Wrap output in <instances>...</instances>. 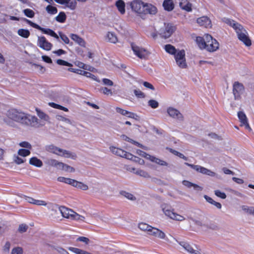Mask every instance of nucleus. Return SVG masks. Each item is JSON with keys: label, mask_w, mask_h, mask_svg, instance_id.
I'll list each match as a JSON object with an SVG mask.
<instances>
[{"label": "nucleus", "mask_w": 254, "mask_h": 254, "mask_svg": "<svg viewBox=\"0 0 254 254\" xmlns=\"http://www.w3.org/2000/svg\"><path fill=\"white\" fill-rule=\"evenodd\" d=\"M7 116L12 120L31 127H39L42 125L39 123L36 117L19 112L14 109L9 110L7 111Z\"/></svg>", "instance_id": "f257e3e1"}, {"label": "nucleus", "mask_w": 254, "mask_h": 254, "mask_svg": "<svg viewBox=\"0 0 254 254\" xmlns=\"http://www.w3.org/2000/svg\"><path fill=\"white\" fill-rule=\"evenodd\" d=\"M222 21L234 29L238 39L246 46H250L252 45L251 41L248 36V33L242 25L233 20L226 17L223 18Z\"/></svg>", "instance_id": "f03ea898"}, {"label": "nucleus", "mask_w": 254, "mask_h": 254, "mask_svg": "<svg viewBox=\"0 0 254 254\" xmlns=\"http://www.w3.org/2000/svg\"><path fill=\"white\" fill-rule=\"evenodd\" d=\"M161 208L164 214L171 219L178 221H183L186 219L185 216L175 212L174 210L171 209L170 207L166 204H161Z\"/></svg>", "instance_id": "7ed1b4c3"}, {"label": "nucleus", "mask_w": 254, "mask_h": 254, "mask_svg": "<svg viewBox=\"0 0 254 254\" xmlns=\"http://www.w3.org/2000/svg\"><path fill=\"white\" fill-rule=\"evenodd\" d=\"M185 56L186 53L184 50H178V52L175 54L176 63L180 68H186L187 67Z\"/></svg>", "instance_id": "20e7f679"}, {"label": "nucleus", "mask_w": 254, "mask_h": 254, "mask_svg": "<svg viewBox=\"0 0 254 254\" xmlns=\"http://www.w3.org/2000/svg\"><path fill=\"white\" fill-rule=\"evenodd\" d=\"M206 39V49L209 52H214L217 50L219 48V43L217 40L213 39L209 34H205Z\"/></svg>", "instance_id": "39448f33"}, {"label": "nucleus", "mask_w": 254, "mask_h": 254, "mask_svg": "<svg viewBox=\"0 0 254 254\" xmlns=\"http://www.w3.org/2000/svg\"><path fill=\"white\" fill-rule=\"evenodd\" d=\"M175 27L172 24L164 23L163 27L159 31L158 34L165 39L168 38L172 34L175 30Z\"/></svg>", "instance_id": "423d86ee"}, {"label": "nucleus", "mask_w": 254, "mask_h": 254, "mask_svg": "<svg viewBox=\"0 0 254 254\" xmlns=\"http://www.w3.org/2000/svg\"><path fill=\"white\" fill-rule=\"evenodd\" d=\"M131 49L134 55L140 59H146L149 55L146 49L134 44H131Z\"/></svg>", "instance_id": "0eeeda50"}, {"label": "nucleus", "mask_w": 254, "mask_h": 254, "mask_svg": "<svg viewBox=\"0 0 254 254\" xmlns=\"http://www.w3.org/2000/svg\"><path fill=\"white\" fill-rule=\"evenodd\" d=\"M37 45L45 51H50L52 48V44L47 40L44 36L38 37Z\"/></svg>", "instance_id": "6e6552de"}, {"label": "nucleus", "mask_w": 254, "mask_h": 254, "mask_svg": "<svg viewBox=\"0 0 254 254\" xmlns=\"http://www.w3.org/2000/svg\"><path fill=\"white\" fill-rule=\"evenodd\" d=\"M145 4V3L141 0H135L131 3V7L135 12L139 14H143V12H144Z\"/></svg>", "instance_id": "1a4fd4ad"}, {"label": "nucleus", "mask_w": 254, "mask_h": 254, "mask_svg": "<svg viewBox=\"0 0 254 254\" xmlns=\"http://www.w3.org/2000/svg\"><path fill=\"white\" fill-rule=\"evenodd\" d=\"M137 153L139 155L146 157L149 159L152 162H155L159 165L161 166H167L168 164L165 161L162 160L160 159L156 158L154 156H151L150 155L147 154L145 152L142 151L140 150H137Z\"/></svg>", "instance_id": "9d476101"}, {"label": "nucleus", "mask_w": 254, "mask_h": 254, "mask_svg": "<svg viewBox=\"0 0 254 254\" xmlns=\"http://www.w3.org/2000/svg\"><path fill=\"white\" fill-rule=\"evenodd\" d=\"M244 90V87L243 85L239 82H235L233 84V89L235 99H239L240 98V95L243 93Z\"/></svg>", "instance_id": "9b49d317"}, {"label": "nucleus", "mask_w": 254, "mask_h": 254, "mask_svg": "<svg viewBox=\"0 0 254 254\" xmlns=\"http://www.w3.org/2000/svg\"><path fill=\"white\" fill-rule=\"evenodd\" d=\"M167 111L170 117L179 121L183 120L182 114L176 109L170 107L168 108Z\"/></svg>", "instance_id": "f8f14e48"}, {"label": "nucleus", "mask_w": 254, "mask_h": 254, "mask_svg": "<svg viewBox=\"0 0 254 254\" xmlns=\"http://www.w3.org/2000/svg\"><path fill=\"white\" fill-rule=\"evenodd\" d=\"M238 118L241 123V126H245V128L251 129V127L248 122V119L245 113L243 111H239L238 113Z\"/></svg>", "instance_id": "ddd939ff"}, {"label": "nucleus", "mask_w": 254, "mask_h": 254, "mask_svg": "<svg viewBox=\"0 0 254 254\" xmlns=\"http://www.w3.org/2000/svg\"><path fill=\"white\" fill-rule=\"evenodd\" d=\"M149 230L148 234L149 235L163 239L165 237V233L157 228L151 226L150 229Z\"/></svg>", "instance_id": "4468645a"}, {"label": "nucleus", "mask_w": 254, "mask_h": 254, "mask_svg": "<svg viewBox=\"0 0 254 254\" xmlns=\"http://www.w3.org/2000/svg\"><path fill=\"white\" fill-rule=\"evenodd\" d=\"M197 23L201 26L206 28L211 27V22L209 18L207 16H202L197 19Z\"/></svg>", "instance_id": "2eb2a0df"}, {"label": "nucleus", "mask_w": 254, "mask_h": 254, "mask_svg": "<svg viewBox=\"0 0 254 254\" xmlns=\"http://www.w3.org/2000/svg\"><path fill=\"white\" fill-rule=\"evenodd\" d=\"M36 112L38 117L42 120L41 123L38 120L39 123L41 125L40 126H43L45 125V123H43L44 122H49L50 120L49 116L46 113L42 111L38 108H36Z\"/></svg>", "instance_id": "dca6fc26"}, {"label": "nucleus", "mask_w": 254, "mask_h": 254, "mask_svg": "<svg viewBox=\"0 0 254 254\" xmlns=\"http://www.w3.org/2000/svg\"><path fill=\"white\" fill-rule=\"evenodd\" d=\"M144 12H143V14H150L152 15H154L156 13L157 11V8L150 3H145L144 9Z\"/></svg>", "instance_id": "f3484780"}, {"label": "nucleus", "mask_w": 254, "mask_h": 254, "mask_svg": "<svg viewBox=\"0 0 254 254\" xmlns=\"http://www.w3.org/2000/svg\"><path fill=\"white\" fill-rule=\"evenodd\" d=\"M179 244L187 252L191 254H200L199 251L195 250L188 243L185 242H180Z\"/></svg>", "instance_id": "a211bd4d"}, {"label": "nucleus", "mask_w": 254, "mask_h": 254, "mask_svg": "<svg viewBox=\"0 0 254 254\" xmlns=\"http://www.w3.org/2000/svg\"><path fill=\"white\" fill-rule=\"evenodd\" d=\"M59 210L61 212L62 216L66 218H72V213H73V211L71 209H69L64 206H60L59 207Z\"/></svg>", "instance_id": "6ab92c4d"}, {"label": "nucleus", "mask_w": 254, "mask_h": 254, "mask_svg": "<svg viewBox=\"0 0 254 254\" xmlns=\"http://www.w3.org/2000/svg\"><path fill=\"white\" fill-rule=\"evenodd\" d=\"M105 37L106 41L113 44H116L118 41L116 34L113 32H108Z\"/></svg>", "instance_id": "aec40b11"}, {"label": "nucleus", "mask_w": 254, "mask_h": 254, "mask_svg": "<svg viewBox=\"0 0 254 254\" xmlns=\"http://www.w3.org/2000/svg\"><path fill=\"white\" fill-rule=\"evenodd\" d=\"M70 37L73 41L81 47H85L86 43L85 41L78 35L75 34H71L70 35Z\"/></svg>", "instance_id": "412c9836"}, {"label": "nucleus", "mask_w": 254, "mask_h": 254, "mask_svg": "<svg viewBox=\"0 0 254 254\" xmlns=\"http://www.w3.org/2000/svg\"><path fill=\"white\" fill-rule=\"evenodd\" d=\"M180 7L188 12H190L192 10V4L188 0H181L180 2Z\"/></svg>", "instance_id": "4be33fe9"}, {"label": "nucleus", "mask_w": 254, "mask_h": 254, "mask_svg": "<svg viewBox=\"0 0 254 254\" xmlns=\"http://www.w3.org/2000/svg\"><path fill=\"white\" fill-rule=\"evenodd\" d=\"M39 30L45 34H47L53 37H54L58 40H59V36L58 35L56 34L53 30L50 28H44L40 26Z\"/></svg>", "instance_id": "5701e85b"}, {"label": "nucleus", "mask_w": 254, "mask_h": 254, "mask_svg": "<svg viewBox=\"0 0 254 254\" xmlns=\"http://www.w3.org/2000/svg\"><path fill=\"white\" fill-rule=\"evenodd\" d=\"M123 158H125L128 160H132L133 161L138 162L139 164H141L144 163L143 160L136 157L135 156H133L131 153L125 152V155L124 156Z\"/></svg>", "instance_id": "b1692460"}, {"label": "nucleus", "mask_w": 254, "mask_h": 254, "mask_svg": "<svg viewBox=\"0 0 254 254\" xmlns=\"http://www.w3.org/2000/svg\"><path fill=\"white\" fill-rule=\"evenodd\" d=\"M59 155L65 158H71L74 160L76 158V155L74 153L71 152L66 150H63L62 149H61L60 154H59Z\"/></svg>", "instance_id": "393cba45"}, {"label": "nucleus", "mask_w": 254, "mask_h": 254, "mask_svg": "<svg viewBox=\"0 0 254 254\" xmlns=\"http://www.w3.org/2000/svg\"><path fill=\"white\" fill-rule=\"evenodd\" d=\"M45 149L48 152L53 153L58 155L60 154V152L61 151V148H58L53 144L46 146Z\"/></svg>", "instance_id": "a878e982"}, {"label": "nucleus", "mask_w": 254, "mask_h": 254, "mask_svg": "<svg viewBox=\"0 0 254 254\" xmlns=\"http://www.w3.org/2000/svg\"><path fill=\"white\" fill-rule=\"evenodd\" d=\"M164 9L168 11H172L174 8V4L173 0H164L163 3Z\"/></svg>", "instance_id": "bb28decb"}, {"label": "nucleus", "mask_w": 254, "mask_h": 254, "mask_svg": "<svg viewBox=\"0 0 254 254\" xmlns=\"http://www.w3.org/2000/svg\"><path fill=\"white\" fill-rule=\"evenodd\" d=\"M29 164L38 168H40L43 166L42 161L36 157L31 158L29 160Z\"/></svg>", "instance_id": "cd10ccee"}, {"label": "nucleus", "mask_w": 254, "mask_h": 254, "mask_svg": "<svg viewBox=\"0 0 254 254\" xmlns=\"http://www.w3.org/2000/svg\"><path fill=\"white\" fill-rule=\"evenodd\" d=\"M196 42L200 49H205V48H206L205 35L204 37L200 36L197 37L196 38Z\"/></svg>", "instance_id": "c85d7f7f"}, {"label": "nucleus", "mask_w": 254, "mask_h": 254, "mask_svg": "<svg viewBox=\"0 0 254 254\" xmlns=\"http://www.w3.org/2000/svg\"><path fill=\"white\" fill-rule=\"evenodd\" d=\"M110 150L113 154L122 157H124V156L125 155V153L126 152L125 151L121 148H116L114 146H111L110 147Z\"/></svg>", "instance_id": "c756f323"}, {"label": "nucleus", "mask_w": 254, "mask_h": 254, "mask_svg": "<svg viewBox=\"0 0 254 254\" xmlns=\"http://www.w3.org/2000/svg\"><path fill=\"white\" fill-rule=\"evenodd\" d=\"M45 163L49 166L55 167L57 169H59L61 166L60 164H61L62 162H59L56 159H49L45 161Z\"/></svg>", "instance_id": "7c9ffc66"}, {"label": "nucleus", "mask_w": 254, "mask_h": 254, "mask_svg": "<svg viewBox=\"0 0 254 254\" xmlns=\"http://www.w3.org/2000/svg\"><path fill=\"white\" fill-rule=\"evenodd\" d=\"M116 6L121 14L125 12V3L123 0H118L116 2Z\"/></svg>", "instance_id": "2f4dec72"}, {"label": "nucleus", "mask_w": 254, "mask_h": 254, "mask_svg": "<svg viewBox=\"0 0 254 254\" xmlns=\"http://www.w3.org/2000/svg\"><path fill=\"white\" fill-rule=\"evenodd\" d=\"M165 50L166 52L168 53L173 55L175 56V54L178 52V50H177L175 47L170 45L167 44L165 46Z\"/></svg>", "instance_id": "473e14b6"}, {"label": "nucleus", "mask_w": 254, "mask_h": 254, "mask_svg": "<svg viewBox=\"0 0 254 254\" xmlns=\"http://www.w3.org/2000/svg\"><path fill=\"white\" fill-rule=\"evenodd\" d=\"M182 184L183 185H184L185 186H186L189 188H190L193 187L194 189H195V190H202V188L201 187H200L199 186H198L197 185L193 184L188 181L184 180L183 181Z\"/></svg>", "instance_id": "72a5a7b5"}, {"label": "nucleus", "mask_w": 254, "mask_h": 254, "mask_svg": "<svg viewBox=\"0 0 254 254\" xmlns=\"http://www.w3.org/2000/svg\"><path fill=\"white\" fill-rule=\"evenodd\" d=\"M17 34L19 36L24 38H28L30 34L29 31L25 29H18L17 31Z\"/></svg>", "instance_id": "f704fd0d"}, {"label": "nucleus", "mask_w": 254, "mask_h": 254, "mask_svg": "<svg viewBox=\"0 0 254 254\" xmlns=\"http://www.w3.org/2000/svg\"><path fill=\"white\" fill-rule=\"evenodd\" d=\"M60 165L61 166L59 169L64 170L68 172H73L74 171V169L73 167L67 164H64V163L62 162L61 164H60Z\"/></svg>", "instance_id": "c9c22d12"}, {"label": "nucleus", "mask_w": 254, "mask_h": 254, "mask_svg": "<svg viewBox=\"0 0 254 254\" xmlns=\"http://www.w3.org/2000/svg\"><path fill=\"white\" fill-rule=\"evenodd\" d=\"M48 104L50 106H51V107L55 108V109L61 110L64 112H67L68 111V110L67 108L63 107L60 105L57 104L54 102H49Z\"/></svg>", "instance_id": "e433bc0d"}, {"label": "nucleus", "mask_w": 254, "mask_h": 254, "mask_svg": "<svg viewBox=\"0 0 254 254\" xmlns=\"http://www.w3.org/2000/svg\"><path fill=\"white\" fill-rule=\"evenodd\" d=\"M59 38L60 37L61 39H62V40L66 44H69L70 45H72V43H70V41H69V38L66 36V35H65V34H64V33H63L62 32H59Z\"/></svg>", "instance_id": "4c0bfd02"}, {"label": "nucleus", "mask_w": 254, "mask_h": 254, "mask_svg": "<svg viewBox=\"0 0 254 254\" xmlns=\"http://www.w3.org/2000/svg\"><path fill=\"white\" fill-rule=\"evenodd\" d=\"M74 187L81 189L83 190H86L88 189V187L87 185L77 181H75Z\"/></svg>", "instance_id": "58836bf2"}, {"label": "nucleus", "mask_w": 254, "mask_h": 254, "mask_svg": "<svg viewBox=\"0 0 254 254\" xmlns=\"http://www.w3.org/2000/svg\"><path fill=\"white\" fill-rule=\"evenodd\" d=\"M200 173L211 177H215L216 175V173L214 172H212L211 170L203 167H202Z\"/></svg>", "instance_id": "ea45409f"}, {"label": "nucleus", "mask_w": 254, "mask_h": 254, "mask_svg": "<svg viewBox=\"0 0 254 254\" xmlns=\"http://www.w3.org/2000/svg\"><path fill=\"white\" fill-rule=\"evenodd\" d=\"M242 209L248 214L254 215V207L253 206L243 205L242 206Z\"/></svg>", "instance_id": "a19ab883"}, {"label": "nucleus", "mask_w": 254, "mask_h": 254, "mask_svg": "<svg viewBox=\"0 0 254 254\" xmlns=\"http://www.w3.org/2000/svg\"><path fill=\"white\" fill-rule=\"evenodd\" d=\"M66 19V15L64 12H61L56 17V20L60 23H63Z\"/></svg>", "instance_id": "79ce46f5"}, {"label": "nucleus", "mask_w": 254, "mask_h": 254, "mask_svg": "<svg viewBox=\"0 0 254 254\" xmlns=\"http://www.w3.org/2000/svg\"><path fill=\"white\" fill-rule=\"evenodd\" d=\"M46 9L47 11L51 14H55L58 12L57 8L56 7L51 5H48L46 7Z\"/></svg>", "instance_id": "37998d69"}, {"label": "nucleus", "mask_w": 254, "mask_h": 254, "mask_svg": "<svg viewBox=\"0 0 254 254\" xmlns=\"http://www.w3.org/2000/svg\"><path fill=\"white\" fill-rule=\"evenodd\" d=\"M23 13L25 16L29 18H33L35 15L34 12L29 8H26L23 10Z\"/></svg>", "instance_id": "c03bdc74"}, {"label": "nucleus", "mask_w": 254, "mask_h": 254, "mask_svg": "<svg viewBox=\"0 0 254 254\" xmlns=\"http://www.w3.org/2000/svg\"><path fill=\"white\" fill-rule=\"evenodd\" d=\"M18 154L21 156L26 157L30 155V151L29 149H20L18 151Z\"/></svg>", "instance_id": "a18cd8bd"}, {"label": "nucleus", "mask_w": 254, "mask_h": 254, "mask_svg": "<svg viewBox=\"0 0 254 254\" xmlns=\"http://www.w3.org/2000/svg\"><path fill=\"white\" fill-rule=\"evenodd\" d=\"M148 106L153 109H156L159 106V103L155 100L151 99L148 102Z\"/></svg>", "instance_id": "49530a36"}, {"label": "nucleus", "mask_w": 254, "mask_h": 254, "mask_svg": "<svg viewBox=\"0 0 254 254\" xmlns=\"http://www.w3.org/2000/svg\"><path fill=\"white\" fill-rule=\"evenodd\" d=\"M150 227L151 226L145 223H140L138 224V228L142 231H147L148 232Z\"/></svg>", "instance_id": "de8ad7c7"}, {"label": "nucleus", "mask_w": 254, "mask_h": 254, "mask_svg": "<svg viewBox=\"0 0 254 254\" xmlns=\"http://www.w3.org/2000/svg\"><path fill=\"white\" fill-rule=\"evenodd\" d=\"M100 91L102 92L104 94L106 95H112L113 92L111 89L108 88L106 87H101L100 89Z\"/></svg>", "instance_id": "09e8293b"}, {"label": "nucleus", "mask_w": 254, "mask_h": 254, "mask_svg": "<svg viewBox=\"0 0 254 254\" xmlns=\"http://www.w3.org/2000/svg\"><path fill=\"white\" fill-rule=\"evenodd\" d=\"M185 164L187 165V166H189V167H191V168H192L193 169H194L196 171H197L198 172H199V173H200L201 170L202 168V166H200L199 165H195L189 164L188 163H185Z\"/></svg>", "instance_id": "8fccbe9b"}, {"label": "nucleus", "mask_w": 254, "mask_h": 254, "mask_svg": "<svg viewBox=\"0 0 254 254\" xmlns=\"http://www.w3.org/2000/svg\"><path fill=\"white\" fill-rule=\"evenodd\" d=\"M185 164L187 165V166H189V167H191V168H192L193 169H194L196 171H197L198 172H199V173H200L201 170L202 168V166H200L199 165H195L189 164L188 163H185Z\"/></svg>", "instance_id": "3c124183"}, {"label": "nucleus", "mask_w": 254, "mask_h": 254, "mask_svg": "<svg viewBox=\"0 0 254 254\" xmlns=\"http://www.w3.org/2000/svg\"><path fill=\"white\" fill-rule=\"evenodd\" d=\"M84 76L87 77H89V78H92L93 80L98 82H100V80H99L97 77L94 75V74H92L91 73L89 72H88V71H85V73L84 74Z\"/></svg>", "instance_id": "603ef678"}, {"label": "nucleus", "mask_w": 254, "mask_h": 254, "mask_svg": "<svg viewBox=\"0 0 254 254\" xmlns=\"http://www.w3.org/2000/svg\"><path fill=\"white\" fill-rule=\"evenodd\" d=\"M66 6L71 10H74L76 8L77 2L75 1H69L65 4Z\"/></svg>", "instance_id": "864d4df0"}, {"label": "nucleus", "mask_w": 254, "mask_h": 254, "mask_svg": "<svg viewBox=\"0 0 254 254\" xmlns=\"http://www.w3.org/2000/svg\"><path fill=\"white\" fill-rule=\"evenodd\" d=\"M134 95L139 98H144L145 97V95L144 93H143L139 89H135L133 91Z\"/></svg>", "instance_id": "5fc2aeb1"}, {"label": "nucleus", "mask_w": 254, "mask_h": 254, "mask_svg": "<svg viewBox=\"0 0 254 254\" xmlns=\"http://www.w3.org/2000/svg\"><path fill=\"white\" fill-rule=\"evenodd\" d=\"M57 64L61 65H64V66H72V64L63 60L59 59L57 60L56 61Z\"/></svg>", "instance_id": "6e6d98bb"}, {"label": "nucleus", "mask_w": 254, "mask_h": 254, "mask_svg": "<svg viewBox=\"0 0 254 254\" xmlns=\"http://www.w3.org/2000/svg\"><path fill=\"white\" fill-rule=\"evenodd\" d=\"M71 218L76 220L84 221V217L80 215L79 214L76 213L75 212H73V213H72V216Z\"/></svg>", "instance_id": "4d7b16f0"}, {"label": "nucleus", "mask_w": 254, "mask_h": 254, "mask_svg": "<svg viewBox=\"0 0 254 254\" xmlns=\"http://www.w3.org/2000/svg\"><path fill=\"white\" fill-rule=\"evenodd\" d=\"M68 70L70 72L76 73L78 74L82 75H84V74L85 71V70H81L79 69L73 68H68Z\"/></svg>", "instance_id": "13d9d810"}, {"label": "nucleus", "mask_w": 254, "mask_h": 254, "mask_svg": "<svg viewBox=\"0 0 254 254\" xmlns=\"http://www.w3.org/2000/svg\"><path fill=\"white\" fill-rule=\"evenodd\" d=\"M126 117L129 118L134 119L135 120H138L139 119V117L137 114L132 112H129L128 111L127 112V115L126 116Z\"/></svg>", "instance_id": "bf43d9fd"}, {"label": "nucleus", "mask_w": 254, "mask_h": 254, "mask_svg": "<svg viewBox=\"0 0 254 254\" xmlns=\"http://www.w3.org/2000/svg\"><path fill=\"white\" fill-rule=\"evenodd\" d=\"M102 83L103 85L107 86H112L114 85L113 82L108 78H103Z\"/></svg>", "instance_id": "052dcab7"}, {"label": "nucleus", "mask_w": 254, "mask_h": 254, "mask_svg": "<svg viewBox=\"0 0 254 254\" xmlns=\"http://www.w3.org/2000/svg\"><path fill=\"white\" fill-rule=\"evenodd\" d=\"M121 194L129 200L135 199V197L132 194L127 191H122Z\"/></svg>", "instance_id": "680f3d73"}, {"label": "nucleus", "mask_w": 254, "mask_h": 254, "mask_svg": "<svg viewBox=\"0 0 254 254\" xmlns=\"http://www.w3.org/2000/svg\"><path fill=\"white\" fill-rule=\"evenodd\" d=\"M80 68H83L85 70H91L92 67L89 65H87L83 63H78L77 65Z\"/></svg>", "instance_id": "e2e57ef3"}, {"label": "nucleus", "mask_w": 254, "mask_h": 254, "mask_svg": "<svg viewBox=\"0 0 254 254\" xmlns=\"http://www.w3.org/2000/svg\"><path fill=\"white\" fill-rule=\"evenodd\" d=\"M214 193L217 196L222 199H225L226 198V194L219 190H215L214 191Z\"/></svg>", "instance_id": "0e129e2a"}, {"label": "nucleus", "mask_w": 254, "mask_h": 254, "mask_svg": "<svg viewBox=\"0 0 254 254\" xmlns=\"http://www.w3.org/2000/svg\"><path fill=\"white\" fill-rule=\"evenodd\" d=\"M24 20L27 23H28L29 25H30L31 26H32V27H33L34 28H36V29L39 30V28L40 27V26L39 25H38L37 24L35 23L32 22L31 21H30V20H28L26 18H24Z\"/></svg>", "instance_id": "69168bd1"}, {"label": "nucleus", "mask_w": 254, "mask_h": 254, "mask_svg": "<svg viewBox=\"0 0 254 254\" xmlns=\"http://www.w3.org/2000/svg\"><path fill=\"white\" fill-rule=\"evenodd\" d=\"M19 146L25 148L31 149L32 146L27 141H23L19 143Z\"/></svg>", "instance_id": "338daca9"}, {"label": "nucleus", "mask_w": 254, "mask_h": 254, "mask_svg": "<svg viewBox=\"0 0 254 254\" xmlns=\"http://www.w3.org/2000/svg\"><path fill=\"white\" fill-rule=\"evenodd\" d=\"M22 249L20 247L15 248L12 249L11 254H22Z\"/></svg>", "instance_id": "774afa93"}]
</instances>
